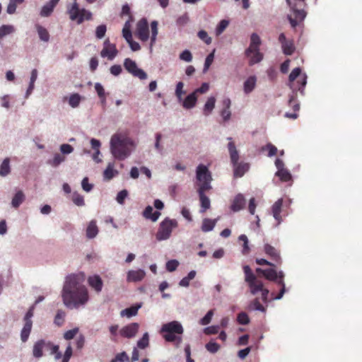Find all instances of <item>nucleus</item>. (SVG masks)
I'll list each match as a JSON object with an SVG mask.
<instances>
[{
    "label": "nucleus",
    "mask_w": 362,
    "mask_h": 362,
    "mask_svg": "<svg viewBox=\"0 0 362 362\" xmlns=\"http://www.w3.org/2000/svg\"><path fill=\"white\" fill-rule=\"evenodd\" d=\"M54 8V7L52 4L47 3L42 8L40 11V16L43 17L49 16L52 13Z\"/></svg>",
    "instance_id": "49530a36"
},
{
    "label": "nucleus",
    "mask_w": 362,
    "mask_h": 362,
    "mask_svg": "<svg viewBox=\"0 0 362 362\" xmlns=\"http://www.w3.org/2000/svg\"><path fill=\"white\" fill-rule=\"evenodd\" d=\"M275 175L278 177L281 182H288L292 180L291 174L286 168L277 170Z\"/></svg>",
    "instance_id": "f704fd0d"
},
{
    "label": "nucleus",
    "mask_w": 362,
    "mask_h": 362,
    "mask_svg": "<svg viewBox=\"0 0 362 362\" xmlns=\"http://www.w3.org/2000/svg\"><path fill=\"white\" fill-rule=\"evenodd\" d=\"M95 91L97 92L99 98H101L102 103H105V93L103 86L100 83H96L95 84Z\"/></svg>",
    "instance_id": "603ef678"
},
{
    "label": "nucleus",
    "mask_w": 362,
    "mask_h": 362,
    "mask_svg": "<svg viewBox=\"0 0 362 362\" xmlns=\"http://www.w3.org/2000/svg\"><path fill=\"white\" fill-rule=\"evenodd\" d=\"M45 344H45L46 346H45V347H44V350L49 351V354L52 355L53 354V353L57 351V350L59 349V346L54 345L50 341H45Z\"/></svg>",
    "instance_id": "0e129e2a"
},
{
    "label": "nucleus",
    "mask_w": 362,
    "mask_h": 362,
    "mask_svg": "<svg viewBox=\"0 0 362 362\" xmlns=\"http://www.w3.org/2000/svg\"><path fill=\"white\" fill-rule=\"evenodd\" d=\"M32 325V321L25 322V325L22 329L21 334V338L23 342H25L28 340L30 333L31 332Z\"/></svg>",
    "instance_id": "c85d7f7f"
},
{
    "label": "nucleus",
    "mask_w": 362,
    "mask_h": 362,
    "mask_svg": "<svg viewBox=\"0 0 362 362\" xmlns=\"http://www.w3.org/2000/svg\"><path fill=\"white\" fill-rule=\"evenodd\" d=\"M289 86L294 91H300L303 93V89L307 83V76L304 74L301 75V69L296 67L292 70L289 77Z\"/></svg>",
    "instance_id": "1a4fd4ad"
},
{
    "label": "nucleus",
    "mask_w": 362,
    "mask_h": 362,
    "mask_svg": "<svg viewBox=\"0 0 362 362\" xmlns=\"http://www.w3.org/2000/svg\"><path fill=\"white\" fill-rule=\"evenodd\" d=\"M139 329V325L137 322H132L123 327L119 330V334L125 338H132L136 336Z\"/></svg>",
    "instance_id": "dca6fc26"
},
{
    "label": "nucleus",
    "mask_w": 362,
    "mask_h": 362,
    "mask_svg": "<svg viewBox=\"0 0 362 362\" xmlns=\"http://www.w3.org/2000/svg\"><path fill=\"white\" fill-rule=\"evenodd\" d=\"M151 47H152L156 40V36L158 35V22L156 21H152L151 23Z\"/></svg>",
    "instance_id": "a19ab883"
},
{
    "label": "nucleus",
    "mask_w": 362,
    "mask_h": 362,
    "mask_svg": "<svg viewBox=\"0 0 362 362\" xmlns=\"http://www.w3.org/2000/svg\"><path fill=\"white\" fill-rule=\"evenodd\" d=\"M245 205V199L243 194H238L236 195L233 201V203L230 206V209L237 212L240 210L243 209Z\"/></svg>",
    "instance_id": "412c9836"
},
{
    "label": "nucleus",
    "mask_w": 362,
    "mask_h": 362,
    "mask_svg": "<svg viewBox=\"0 0 362 362\" xmlns=\"http://www.w3.org/2000/svg\"><path fill=\"white\" fill-rule=\"evenodd\" d=\"M146 273L142 269L130 270L127 273V280L129 282L141 281L145 277Z\"/></svg>",
    "instance_id": "aec40b11"
},
{
    "label": "nucleus",
    "mask_w": 362,
    "mask_h": 362,
    "mask_svg": "<svg viewBox=\"0 0 362 362\" xmlns=\"http://www.w3.org/2000/svg\"><path fill=\"white\" fill-rule=\"evenodd\" d=\"M223 109L221 112V115L223 117L224 121H228L231 115V112L230 111V107L231 105V101L229 98H225L223 102Z\"/></svg>",
    "instance_id": "393cba45"
},
{
    "label": "nucleus",
    "mask_w": 362,
    "mask_h": 362,
    "mask_svg": "<svg viewBox=\"0 0 362 362\" xmlns=\"http://www.w3.org/2000/svg\"><path fill=\"white\" fill-rule=\"evenodd\" d=\"M214 52L215 50H214L211 53H210L206 58L205 62H204V72H206L213 63L214 59Z\"/></svg>",
    "instance_id": "4d7b16f0"
},
{
    "label": "nucleus",
    "mask_w": 362,
    "mask_h": 362,
    "mask_svg": "<svg viewBox=\"0 0 362 362\" xmlns=\"http://www.w3.org/2000/svg\"><path fill=\"white\" fill-rule=\"evenodd\" d=\"M148 344H149L148 334L147 332H146L145 334H144L141 339H140L137 341V346L140 349H145L148 346Z\"/></svg>",
    "instance_id": "09e8293b"
},
{
    "label": "nucleus",
    "mask_w": 362,
    "mask_h": 362,
    "mask_svg": "<svg viewBox=\"0 0 362 362\" xmlns=\"http://www.w3.org/2000/svg\"><path fill=\"white\" fill-rule=\"evenodd\" d=\"M78 332V328H74V329L68 330L64 334V338L66 340L72 339L76 335Z\"/></svg>",
    "instance_id": "774afa93"
},
{
    "label": "nucleus",
    "mask_w": 362,
    "mask_h": 362,
    "mask_svg": "<svg viewBox=\"0 0 362 362\" xmlns=\"http://www.w3.org/2000/svg\"><path fill=\"white\" fill-rule=\"evenodd\" d=\"M179 265V262L176 259L169 260L166 263V269L168 272L175 271Z\"/></svg>",
    "instance_id": "338daca9"
},
{
    "label": "nucleus",
    "mask_w": 362,
    "mask_h": 362,
    "mask_svg": "<svg viewBox=\"0 0 362 362\" xmlns=\"http://www.w3.org/2000/svg\"><path fill=\"white\" fill-rule=\"evenodd\" d=\"M107 28L105 25H100L96 28L95 36L98 39L103 38L106 33Z\"/></svg>",
    "instance_id": "bf43d9fd"
},
{
    "label": "nucleus",
    "mask_w": 362,
    "mask_h": 362,
    "mask_svg": "<svg viewBox=\"0 0 362 362\" xmlns=\"http://www.w3.org/2000/svg\"><path fill=\"white\" fill-rule=\"evenodd\" d=\"M205 346L208 351L213 354L217 352L220 349L219 344L214 341H209Z\"/></svg>",
    "instance_id": "13d9d810"
},
{
    "label": "nucleus",
    "mask_w": 362,
    "mask_h": 362,
    "mask_svg": "<svg viewBox=\"0 0 362 362\" xmlns=\"http://www.w3.org/2000/svg\"><path fill=\"white\" fill-rule=\"evenodd\" d=\"M261 40L257 33H252L250 36V44L245 51V56L249 58L250 66L260 62L263 59V54L259 51Z\"/></svg>",
    "instance_id": "423d86ee"
},
{
    "label": "nucleus",
    "mask_w": 362,
    "mask_h": 362,
    "mask_svg": "<svg viewBox=\"0 0 362 362\" xmlns=\"http://www.w3.org/2000/svg\"><path fill=\"white\" fill-rule=\"evenodd\" d=\"M197 179L200 182L199 188L204 187H209V190L211 189V182L212 180L211 174L208 168L200 164L197 168Z\"/></svg>",
    "instance_id": "9b49d317"
},
{
    "label": "nucleus",
    "mask_w": 362,
    "mask_h": 362,
    "mask_svg": "<svg viewBox=\"0 0 362 362\" xmlns=\"http://www.w3.org/2000/svg\"><path fill=\"white\" fill-rule=\"evenodd\" d=\"M136 35L139 39L143 42H146L149 38L148 23L146 19L142 18L137 23Z\"/></svg>",
    "instance_id": "2eb2a0df"
},
{
    "label": "nucleus",
    "mask_w": 362,
    "mask_h": 362,
    "mask_svg": "<svg viewBox=\"0 0 362 362\" xmlns=\"http://www.w3.org/2000/svg\"><path fill=\"white\" fill-rule=\"evenodd\" d=\"M118 54V50L116 45L111 43L109 39H106L103 43V48L100 52V56L103 58H107L109 60L114 59Z\"/></svg>",
    "instance_id": "4468645a"
},
{
    "label": "nucleus",
    "mask_w": 362,
    "mask_h": 362,
    "mask_svg": "<svg viewBox=\"0 0 362 362\" xmlns=\"http://www.w3.org/2000/svg\"><path fill=\"white\" fill-rule=\"evenodd\" d=\"M256 85V77L252 76H250L244 83V92L246 94L251 93Z\"/></svg>",
    "instance_id": "c756f323"
},
{
    "label": "nucleus",
    "mask_w": 362,
    "mask_h": 362,
    "mask_svg": "<svg viewBox=\"0 0 362 362\" xmlns=\"http://www.w3.org/2000/svg\"><path fill=\"white\" fill-rule=\"evenodd\" d=\"M274 267H272V268L266 269L264 277L269 281L276 282L281 286L279 294L272 298L274 300H279L283 297L286 292V287L284 281V274L281 271L277 272Z\"/></svg>",
    "instance_id": "6e6552de"
},
{
    "label": "nucleus",
    "mask_w": 362,
    "mask_h": 362,
    "mask_svg": "<svg viewBox=\"0 0 362 362\" xmlns=\"http://www.w3.org/2000/svg\"><path fill=\"white\" fill-rule=\"evenodd\" d=\"M213 315H214V310H209L207 312V313L206 314V315L203 318L201 319L200 323L202 325H206L209 324Z\"/></svg>",
    "instance_id": "e2e57ef3"
},
{
    "label": "nucleus",
    "mask_w": 362,
    "mask_h": 362,
    "mask_svg": "<svg viewBox=\"0 0 362 362\" xmlns=\"http://www.w3.org/2000/svg\"><path fill=\"white\" fill-rule=\"evenodd\" d=\"M114 359L117 362H129L130 361V359L125 351H122L119 354H117L115 356V357L114 358Z\"/></svg>",
    "instance_id": "680f3d73"
},
{
    "label": "nucleus",
    "mask_w": 362,
    "mask_h": 362,
    "mask_svg": "<svg viewBox=\"0 0 362 362\" xmlns=\"http://www.w3.org/2000/svg\"><path fill=\"white\" fill-rule=\"evenodd\" d=\"M14 31V28L12 25H4L0 27V39L4 36L12 33Z\"/></svg>",
    "instance_id": "37998d69"
},
{
    "label": "nucleus",
    "mask_w": 362,
    "mask_h": 362,
    "mask_svg": "<svg viewBox=\"0 0 362 362\" xmlns=\"http://www.w3.org/2000/svg\"><path fill=\"white\" fill-rule=\"evenodd\" d=\"M72 201L76 205L78 206H82L85 204L83 197L78 192L73 193Z\"/></svg>",
    "instance_id": "3c124183"
},
{
    "label": "nucleus",
    "mask_w": 362,
    "mask_h": 362,
    "mask_svg": "<svg viewBox=\"0 0 362 362\" xmlns=\"http://www.w3.org/2000/svg\"><path fill=\"white\" fill-rule=\"evenodd\" d=\"M45 340H39L35 343L33 349V356L35 358H40L43 355V350L45 345Z\"/></svg>",
    "instance_id": "a878e982"
},
{
    "label": "nucleus",
    "mask_w": 362,
    "mask_h": 362,
    "mask_svg": "<svg viewBox=\"0 0 362 362\" xmlns=\"http://www.w3.org/2000/svg\"><path fill=\"white\" fill-rule=\"evenodd\" d=\"M197 101V95L192 92L188 95L182 102V106L185 109H191L194 107Z\"/></svg>",
    "instance_id": "b1692460"
},
{
    "label": "nucleus",
    "mask_w": 362,
    "mask_h": 362,
    "mask_svg": "<svg viewBox=\"0 0 362 362\" xmlns=\"http://www.w3.org/2000/svg\"><path fill=\"white\" fill-rule=\"evenodd\" d=\"M282 50L284 54L291 55L295 51V46L293 40H288L281 45Z\"/></svg>",
    "instance_id": "4c0bfd02"
},
{
    "label": "nucleus",
    "mask_w": 362,
    "mask_h": 362,
    "mask_svg": "<svg viewBox=\"0 0 362 362\" xmlns=\"http://www.w3.org/2000/svg\"><path fill=\"white\" fill-rule=\"evenodd\" d=\"M264 252L272 261L275 262L277 264H281L282 261L280 253L279 250L274 247L268 243H266L264 245Z\"/></svg>",
    "instance_id": "a211bd4d"
},
{
    "label": "nucleus",
    "mask_w": 362,
    "mask_h": 362,
    "mask_svg": "<svg viewBox=\"0 0 362 362\" xmlns=\"http://www.w3.org/2000/svg\"><path fill=\"white\" fill-rule=\"evenodd\" d=\"M288 105L293 108L294 112H297L300 110V105L297 101L296 94L293 93L290 96Z\"/></svg>",
    "instance_id": "de8ad7c7"
},
{
    "label": "nucleus",
    "mask_w": 362,
    "mask_h": 362,
    "mask_svg": "<svg viewBox=\"0 0 362 362\" xmlns=\"http://www.w3.org/2000/svg\"><path fill=\"white\" fill-rule=\"evenodd\" d=\"M65 160V156L60 154V153H56L54 156V158L52 160H49L48 162L49 164H50L53 167H57L59 165H60L62 162Z\"/></svg>",
    "instance_id": "ea45409f"
},
{
    "label": "nucleus",
    "mask_w": 362,
    "mask_h": 362,
    "mask_svg": "<svg viewBox=\"0 0 362 362\" xmlns=\"http://www.w3.org/2000/svg\"><path fill=\"white\" fill-rule=\"evenodd\" d=\"M229 25V21L227 20H221L216 28V35H220Z\"/></svg>",
    "instance_id": "c03bdc74"
},
{
    "label": "nucleus",
    "mask_w": 362,
    "mask_h": 362,
    "mask_svg": "<svg viewBox=\"0 0 362 362\" xmlns=\"http://www.w3.org/2000/svg\"><path fill=\"white\" fill-rule=\"evenodd\" d=\"M243 269L245 274V281L247 284L250 293L255 295L260 292L262 300L267 303L269 291L264 288L262 281L257 278L248 265L243 266Z\"/></svg>",
    "instance_id": "7ed1b4c3"
},
{
    "label": "nucleus",
    "mask_w": 362,
    "mask_h": 362,
    "mask_svg": "<svg viewBox=\"0 0 362 362\" xmlns=\"http://www.w3.org/2000/svg\"><path fill=\"white\" fill-rule=\"evenodd\" d=\"M124 67L134 77L139 78L141 80L147 78L146 73L143 69L138 68L136 63L130 58L124 59Z\"/></svg>",
    "instance_id": "ddd939ff"
},
{
    "label": "nucleus",
    "mask_w": 362,
    "mask_h": 362,
    "mask_svg": "<svg viewBox=\"0 0 362 362\" xmlns=\"http://www.w3.org/2000/svg\"><path fill=\"white\" fill-rule=\"evenodd\" d=\"M98 233V228L96 225V221L95 220H92L86 229V236L88 238H95Z\"/></svg>",
    "instance_id": "cd10ccee"
},
{
    "label": "nucleus",
    "mask_w": 362,
    "mask_h": 362,
    "mask_svg": "<svg viewBox=\"0 0 362 362\" xmlns=\"http://www.w3.org/2000/svg\"><path fill=\"white\" fill-rule=\"evenodd\" d=\"M209 191V187H204L203 188H199L197 192L199 194V201L201 204V213H204L206 210L210 209L211 202L210 199L206 196L205 192Z\"/></svg>",
    "instance_id": "f3484780"
},
{
    "label": "nucleus",
    "mask_w": 362,
    "mask_h": 362,
    "mask_svg": "<svg viewBox=\"0 0 362 362\" xmlns=\"http://www.w3.org/2000/svg\"><path fill=\"white\" fill-rule=\"evenodd\" d=\"M268 150V156L272 157L276 154L277 148L273 144L269 143L266 146H262V151Z\"/></svg>",
    "instance_id": "6e6d98bb"
},
{
    "label": "nucleus",
    "mask_w": 362,
    "mask_h": 362,
    "mask_svg": "<svg viewBox=\"0 0 362 362\" xmlns=\"http://www.w3.org/2000/svg\"><path fill=\"white\" fill-rule=\"evenodd\" d=\"M36 29L40 39L44 42H48L49 40V34L47 30L40 25H36Z\"/></svg>",
    "instance_id": "c9c22d12"
},
{
    "label": "nucleus",
    "mask_w": 362,
    "mask_h": 362,
    "mask_svg": "<svg viewBox=\"0 0 362 362\" xmlns=\"http://www.w3.org/2000/svg\"><path fill=\"white\" fill-rule=\"evenodd\" d=\"M239 240L243 243L242 253L243 255H247L250 249L248 245V239L245 235H240L239 236Z\"/></svg>",
    "instance_id": "a18cd8bd"
},
{
    "label": "nucleus",
    "mask_w": 362,
    "mask_h": 362,
    "mask_svg": "<svg viewBox=\"0 0 362 362\" xmlns=\"http://www.w3.org/2000/svg\"><path fill=\"white\" fill-rule=\"evenodd\" d=\"M88 282L90 286L92 287L97 293L102 291L103 283L98 275L90 276L88 279Z\"/></svg>",
    "instance_id": "4be33fe9"
},
{
    "label": "nucleus",
    "mask_w": 362,
    "mask_h": 362,
    "mask_svg": "<svg viewBox=\"0 0 362 362\" xmlns=\"http://www.w3.org/2000/svg\"><path fill=\"white\" fill-rule=\"evenodd\" d=\"M283 206V199H279L276 201L272 206V212L274 218L277 221V225H279L282 221L281 216V209Z\"/></svg>",
    "instance_id": "6ab92c4d"
},
{
    "label": "nucleus",
    "mask_w": 362,
    "mask_h": 362,
    "mask_svg": "<svg viewBox=\"0 0 362 362\" xmlns=\"http://www.w3.org/2000/svg\"><path fill=\"white\" fill-rule=\"evenodd\" d=\"M215 103H216V98L214 97L211 96L208 98L207 101L206 102V103L204 105V110H203V113L204 115L207 116L211 113V112L213 111V110L215 107Z\"/></svg>",
    "instance_id": "7c9ffc66"
},
{
    "label": "nucleus",
    "mask_w": 362,
    "mask_h": 362,
    "mask_svg": "<svg viewBox=\"0 0 362 362\" xmlns=\"http://www.w3.org/2000/svg\"><path fill=\"white\" fill-rule=\"evenodd\" d=\"M81 99V95L78 93H74L69 97V104L74 108L77 107L80 104Z\"/></svg>",
    "instance_id": "58836bf2"
},
{
    "label": "nucleus",
    "mask_w": 362,
    "mask_h": 362,
    "mask_svg": "<svg viewBox=\"0 0 362 362\" xmlns=\"http://www.w3.org/2000/svg\"><path fill=\"white\" fill-rule=\"evenodd\" d=\"M10 159L8 158H6L1 166H0V175L2 177H5L8 175L11 172V168H10Z\"/></svg>",
    "instance_id": "e433bc0d"
},
{
    "label": "nucleus",
    "mask_w": 362,
    "mask_h": 362,
    "mask_svg": "<svg viewBox=\"0 0 362 362\" xmlns=\"http://www.w3.org/2000/svg\"><path fill=\"white\" fill-rule=\"evenodd\" d=\"M64 313L62 310H58L57 313L54 317V324L57 326H61L64 323Z\"/></svg>",
    "instance_id": "052dcab7"
},
{
    "label": "nucleus",
    "mask_w": 362,
    "mask_h": 362,
    "mask_svg": "<svg viewBox=\"0 0 362 362\" xmlns=\"http://www.w3.org/2000/svg\"><path fill=\"white\" fill-rule=\"evenodd\" d=\"M83 281V278L76 274H71L66 278L62 296L66 307L76 308L88 302V292Z\"/></svg>",
    "instance_id": "f257e3e1"
},
{
    "label": "nucleus",
    "mask_w": 362,
    "mask_h": 362,
    "mask_svg": "<svg viewBox=\"0 0 362 362\" xmlns=\"http://www.w3.org/2000/svg\"><path fill=\"white\" fill-rule=\"evenodd\" d=\"M141 308V305H134L130 308H127L121 311L120 315L122 317H131L137 315L139 309Z\"/></svg>",
    "instance_id": "2f4dec72"
},
{
    "label": "nucleus",
    "mask_w": 362,
    "mask_h": 362,
    "mask_svg": "<svg viewBox=\"0 0 362 362\" xmlns=\"http://www.w3.org/2000/svg\"><path fill=\"white\" fill-rule=\"evenodd\" d=\"M127 195H128V192L127 189L121 190L120 192H118V194L117 195V198H116L117 202L120 204H123Z\"/></svg>",
    "instance_id": "69168bd1"
},
{
    "label": "nucleus",
    "mask_w": 362,
    "mask_h": 362,
    "mask_svg": "<svg viewBox=\"0 0 362 362\" xmlns=\"http://www.w3.org/2000/svg\"><path fill=\"white\" fill-rule=\"evenodd\" d=\"M177 227V221L175 219L165 218L160 223L158 230L156 233L158 240H164L168 239L174 228Z\"/></svg>",
    "instance_id": "9d476101"
},
{
    "label": "nucleus",
    "mask_w": 362,
    "mask_h": 362,
    "mask_svg": "<svg viewBox=\"0 0 362 362\" xmlns=\"http://www.w3.org/2000/svg\"><path fill=\"white\" fill-rule=\"evenodd\" d=\"M229 142L228 144V149L230 155V162L233 167V175L235 177H241L249 170L250 165L247 163L240 162L239 160V152L236 148L235 143L232 141L231 137L227 139Z\"/></svg>",
    "instance_id": "39448f33"
},
{
    "label": "nucleus",
    "mask_w": 362,
    "mask_h": 362,
    "mask_svg": "<svg viewBox=\"0 0 362 362\" xmlns=\"http://www.w3.org/2000/svg\"><path fill=\"white\" fill-rule=\"evenodd\" d=\"M122 35L127 42L132 39V34L130 30L129 22L127 21L122 29Z\"/></svg>",
    "instance_id": "79ce46f5"
},
{
    "label": "nucleus",
    "mask_w": 362,
    "mask_h": 362,
    "mask_svg": "<svg viewBox=\"0 0 362 362\" xmlns=\"http://www.w3.org/2000/svg\"><path fill=\"white\" fill-rule=\"evenodd\" d=\"M237 321L240 325H247L250 322V318L245 312H241L238 315Z\"/></svg>",
    "instance_id": "5fc2aeb1"
},
{
    "label": "nucleus",
    "mask_w": 362,
    "mask_h": 362,
    "mask_svg": "<svg viewBox=\"0 0 362 362\" xmlns=\"http://www.w3.org/2000/svg\"><path fill=\"white\" fill-rule=\"evenodd\" d=\"M69 14L71 20L76 21L78 24L83 23L84 19L89 20L91 18V13L85 9H79L76 2H74L69 10Z\"/></svg>",
    "instance_id": "f8f14e48"
},
{
    "label": "nucleus",
    "mask_w": 362,
    "mask_h": 362,
    "mask_svg": "<svg viewBox=\"0 0 362 362\" xmlns=\"http://www.w3.org/2000/svg\"><path fill=\"white\" fill-rule=\"evenodd\" d=\"M117 174L118 171L114 169V163H109L106 169L103 172V177L106 180H110Z\"/></svg>",
    "instance_id": "bb28decb"
},
{
    "label": "nucleus",
    "mask_w": 362,
    "mask_h": 362,
    "mask_svg": "<svg viewBox=\"0 0 362 362\" xmlns=\"http://www.w3.org/2000/svg\"><path fill=\"white\" fill-rule=\"evenodd\" d=\"M197 36L206 45H210L211 43V37L209 36L208 33L205 30H199L197 33Z\"/></svg>",
    "instance_id": "864d4df0"
},
{
    "label": "nucleus",
    "mask_w": 362,
    "mask_h": 362,
    "mask_svg": "<svg viewBox=\"0 0 362 362\" xmlns=\"http://www.w3.org/2000/svg\"><path fill=\"white\" fill-rule=\"evenodd\" d=\"M134 147L133 141L122 134H113L110 140V151L113 156L119 160L127 158Z\"/></svg>",
    "instance_id": "f03ea898"
},
{
    "label": "nucleus",
    "mask_w": 362,
    "mask_h": 362,
    "mask_svg": "<svg viewBox=\"0 0 362 362\" xmlns=\"http://www.w3.org/2000/svg\"><path fill=\"white\" fill-rule=\"evenodd\" d=\"M184 329L177 321H172L163 324L160 328V333L163 339L168 342H174L175 346L178 348L182 341V334Z\"/></svg>",
    "instance_id": "20e7f679"
},
{
    "label": "nucleus",
    "mask_w": 362,
    "mask_h": 362,
    "mask_svg": "<svg viewBox=\"0 0 362 362\" xmlns=\"http://www.w3.org/2000/svg\"><path fill=\"white\" fill-rule=\"evenodd\" d=\"M216 223V220L210 218H204L202 221V230L203 232H209L214 229Z\"/></svg>",
    "instance_id": "72a5a7b5"
},
{
    "label": "nucleus",
    "mask_w": 362,
    "mask_h": 362,
    "mask_svg": "<svg viewBox=\"0 0 362 362\" xmlns=\"http://www.w3.org/2000/svg\"><path fill=\"white\" fill-rule=\"evenodd\" d=\"M287 2L291 6L294 15V18L288 16V18L291 27L295 28L298 23L302 22L306 16L307 13L305 11L306 4L305 0H293V1L287 0Z\"/></svg>",
    "instance_id": "0eeeda50"
},
{
    "label": "nucleus",
    "mask_w": 362,
    "mask_h": 362,
    "mask_svg": "<svg viewBox=\"0 0 362 362\" xmlns=\"http://www.w3.org/2000/svg\"><path fill=\"white\" fill-rule=\"evenodd\" d=\"M184 88V83L182 81H180L176 85L175 88V95L177 98L178 100H182V97L184 94H185V91L183 90Z\"/></svg>",
    "instance_id": "8fccbe9b"
},
{
    "label": "nucleus",
    "mask_w": 362,
    "mask_h": 362,
    "mask_svg": "<svg viewBox=\"0 0 362 362\" xmlns=\"http://www.w3.org/2000/svg\"><path fill=\"white\" fill-rule=\"evenodd\" d=\"M25 195L22 191H18L12 199V206L17 209L24 202Z\"/></svg>",
    "instance_id": "473e14b6"
},
{
    "label": "nucleus",
    "mask_w": 362,
    "mask_h": 362,
    "mask_svg": "<svg viewBox=\"0 0 362 362\" xmlns=\"http://www.w3.org/2000/svg\"><path fill=\"white\" fill-rule=\"evenodd\" d=\"M153 207L151 206H148L144 209L143 212V216L145 218L150 219L152 221L155 222L158 219L160 213L157 211L153 212Z\"/></svg>",
    "instance_id": "5701e85b"
}]
</instances>
